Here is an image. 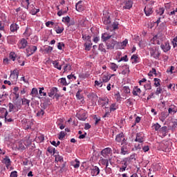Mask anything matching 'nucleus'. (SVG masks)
<instances>
[{
  "instance_id": "1",
  "label": "nucleus",
  "mask_w": 177,
  "mask_h": 177,
  "mask_svg": "<svg viewBox=\"0 0 177 177\" xmlns=\"http://www.w3.org/2000/svg\"><path fill=\"white\" fill-rule=\"evenodd\" d=\"M149 47H148V49L149 50V53L151 57H153V59H160V55H161V53L158 50V46L151 44H149Z\"/></svg>"
},
{
  "instance_id": "2",
  "label": "nucleus",
  "mask_w": 177,
  "mask_h": 177,
  "mask_svg": "<svg viewBox=\"0 0 177 177\" xmlns=\"http://www.w3.org/2000/svg\"><path fill=\"white\" fill-rule=\"evenodd\" d=\"M19 78V70L15 69L14 71H11L10 75V80L12 84H15V82H17V80Z\"/></svg>"
},
{
  "instance_id": "3",
  "label": "nucleus",
  "mask_w": 177,
  "mask_h": 177,
  "mask_svg": "<svg viewBox=\"0 0 177 177\" xmlns=\"http://www.w3.org/2000/svg\"><path fill=\"white\" fill-rule=\"evenodd\" d=\"M106 45V49H109L111 50L114 49L115 46V49H118V41L114 39H111V41H107Z\"/></svg>"
},
{
  "instance_id": "4",
  "label": "nucleus",
  "mask_w": 177,
  "mask_h": 177,
  "mask_svg": "<svg viewBox=\"0 0 177 177\" xmlns=\"http://www.w3.org/2000/svg\"><path fill=\"white\" fill-rule=\"evenodd\" d=\"M37 46H30L26 48V56L27 57H30L31 55H34L35 52H37Z\"/></svg>"
},
{
  "instance_id": "5",
  "label": "nucleus",
  "mask_w": 177,
  "mask_h": 177,
  "mask_svg": "<svg viewBox=\"0 0 177 177\" xmlns=\"http://www.w3.org/2000/svg\"><path fill=\"white\" fill-rule=\"evenodd\" d=\"M151 5H154V2H152L151 4H147L145 6L144 12L146 16H150V15H153V7Z\"/></svg>"
},
{
  "instance_id": "6",
  "label": "nucleus",
  "mask_w": 177,
  "mask_h": 177,
  "mask_svg": "<svg viewBox=\"0 0 177 177\" xmlns=\"http://www.w3.org/2000/svg\"><path fill=\"white\" fill-rule=\"evenodd\" d=\"M115 140L118 142V143H122V145L127 143V140H125V136H124V133L118 134L115 137Z\"/></svg>"
},
{
  "instance_id": "7",
  "label": "nucleus",
  "mask_w": 177,
  "mask_h": 177,
  "mask_svg": "<svg viewBox=\"0 0 177 177\" xmlns=\"http://www.w3.org/2000/svg\"><path fill=\"white\" fill-rule=\"evenodd\" d=\"M111 148L107 147L101 151V155L103 156L104 158H109V157H110V154H111Z\"/></svg>"
},
{
  "instance_id": "8",
  "label": "nucleus",
  "mask_w": 177,
  "mask_h": 177,
  "mask_svg": "<svg viewBox=\"0 0 177 177\" xmlns=\"http://www.w3.org/2000/svg\"><path fill=\"white\" fill-rule=\"evenodd\" d=\"M91 174L92 176H97L100 174V169L97 166H92L91 168Z\"/></svg>"
},
{
  "instance_id": "9",
  "label": "nucleus",
  "mask_w": 177,
  "mask_h": 177,
  "mask_svg": "<svg viewBox=\"0 0 177 177\" xmlns=\"http://www.w3.org/2000/svg\"><path fill=\"white\" fill-rule=\"evenodd\" d=\"M135 142H138V143H143L145 142V136L142 133H137Z\"/></svg>"
},
{
  "instance_id": "10",
  "label": "nucleus",
  "mask_w": 177,
  "mask_h": 177,
  "mask_svg": "<svg viewBox=\"0 0 177 177\" xmlns=\"http://www.w3.org/2000/svg\"><path fill=\"white\" fill-rule=\"evenodd\" d=\"M160 48L165 53H167V52H169V50H171V46L169 45V42L168 41H165V44H161Z\"/></svg>"
},
{
  "instance_id": "11",
  "label": "nucleus",
  "mask_w": 177,
  "mask_h": 177,
  "mask_svg": "<svg viewBox=\"0 0 177 177\" xmlns=\"http://www.w3.org/2000/svg\"><path fill=\"white\" fill-rule=\"evenodd\" d=\"M28 45V42L26 41V39H21L18 44L19 49H24Z\"/></svg>"
},
{
  "instance_id": "12",
  "label": "nucleus",
  "mask_w": 177,
  "mask_h": 177,
  "mask_svg": "<svg viewBox=\"0 0 177 177\" xmlns=\"http://www.w3.org/2000/svg\"><path fill=\"white\" fill-rule=\"evenodd\" d=\"M2 113H4V117H5V120L6 121H7L8 122H12L13 119H12V118H10V116H8V110H6V108H2L1 109Z\"/></svg>"
},
{
  "instance_id": "13",
  "label": "nucleus",
  "mask_w": 177,
  "mask_h": 177,
  "mask_svg": "<svg viewBox=\"0 0 177 177\" xmlns=\"http://www.w3.org/2000/svg\"><path fill=\"white\" fill-rule=\"evenodd\" d=\"M110 38H115V37H114L113 35H109V33H104L102 35V39L104 42L109 41Z\"/></svg>"
},
{
  "instance_id": "14",
  "label": "nucleus",
  "mask_w": 177,
  "mask_h": 177,
  "mask_svg": "<svg viewBox=\"0 0 177 177\" xmlns=\"http://www.w3.org/2000/svg\"><path fill=\"white\" fill-rule=\"evenodd\" d=\"M156 39H158V42L157 44L160 45V42H162V41H164V39H165V36H164V35H162V33H158L156 35Z\"/></svg>"
},
{
  "instance_id": "15",
  "label": "nucleus",
  "mask_w": 177,
  "mask_h": 177,
  "mask_svg": "<svg viewBox=\"0 0 177 177\" xmlns=\"http://www.w3.org/2000/svg\"><path fill=\"white\" fill-rule=\"evenodd\" d=\"M3 164H6V168L9 169V167H10L12 164V161H10V159L8 156H6L3 160Z\"/></svg>"
},
{
  "instance_id": "16",
  "label": "nucleus",
  "mask_w": 177,
  "mask_h": 177,
  "mask_svg": "<svg viewBox=\"0 0 177 177\" xmlns=\"http://www.w3.org/2000/svg\"><path fill=\"white\" fill-rule=\"evenodd\" d=\"M122 167L120 168V172H124L125 169H127V167H128V163L126 160H123L121 161Z\"/></svg>"
},
{
  "instance_id": "17",
  "label": "nucleus",
  "mask_w": 177,
  "mask_h": 177,
  "mask_svg": "<svg viewBox=\"0 0 177 177\" xmlns=\"http://www.w3.org/2000/svg\"><path fill=\"white\" fill-rule=\"evenodd\" d=\"M132 93H133V96H139V95H140V93H142V90H140V88H139V87L135 86L133 88Z\"/></svg>"
},
{
  "instance_id": "18",
  "label": "nucleus",
  "mask_w": 177,
  "mask_h": 177,
  "mask_svg": "<svg viewBox=\"0 0 177 177\" xmlns=\"http://www.w3.org/2000/svg\"><path fill=\"white\" fill-rule=\"evenodd\" d=\"M11 32H16L19 30V25L17 24H12L10 26Z\"/></svg>"
},
{
  "instance_id": "19",
  "label": "nucleus",
  "mask_w": 177,
  "mask_h": 177,
  "mask_svg": "<svg viewBox=\"0 0 177 177\" xmlns=\"http://www.w3.org/2000/svg\"><path fill=\"white\" fill-rule=\"evenodd\" d=\"M82 1H80L78 3H76L75 9L77 10V12H82L84 10V7H82Z\"/></svg>"
},
{
  "instance_id": "20",
  "label": "nucleus",
  "mask_w": 177,
  "mask_h": 177,
  "mask_svg": "<svg viewBox=\"0 0 177 177\" xmlns=\"http://www.w3.org/2000/svg\"><path fill=\"white\" fill-rule=\"evenodd\" d=\"M124 6H123V9H131L132 8V2L131 1H127L124 3Z\"/></svg>"
},
{
  "instance_id": "21",
  "label": "nucleus",
  "mask_w": 177,
  "mask_h": 177,
  "mask_svg": "<svg viewBox=\"0 0 177 177\" xmlns=\"http://www.w3.org/2000/svg\"><path fill=\"white\" fill-rule=\"evenodd\" d=\"M57 93V88L56 87H53L50 90V92L48 93V96L50 97H52V96L56 95Z\"/></svg>"
},
{
  "instance_id": "22",
  "label": "nucleus",
  "mask_w": 177,
  "mask_h": 177,
  "mask_svg": "<svg viewBox=\"0 0 177 177\" xmlns=\"http://www.w3.org/2000/svg\"><path fill=\"white\" fill-rule=\"evenodd\" d=\"M77 117L80 121H85V120L87 118L85 113L77 114Z\"/></svg>"
},
{
  "instance_id": "23",
  "label": "nucleus",
  "mask_w": 177,
  "mask_h": 177,
  "mask_svg": "<svg viewBox=\"0 0 177 177\" xmlns=\"http://www.w3.org/2000/svg\"><path fill=\"white\" fill-rule=\"evenodd\" d=\"M118 49H122V48H124V46H127V44H128V40L125 39L124 41H123L121 43L118 42Z\"/></svg>"
},
{
  "instance_id": "24",
  "label": "nucleus",
  "mask_w": 177,
  "mask_h": 177,
  "mask_svg": "<svg viewBox=\"0 0 177 177\" xmlns=\"http://www.w3.org/2000/svg\"><path fill=\"white\" fill-rule=\"evenodd\" d=\"M8 107H9V112H10V113H12V111H15V112L17 111L16 110V106H15V105L11 103V102H10V103L8 104Z\"/></svg>"
},
{
  "instance_id": "25",
  "label": "nucleus",
  "mask_w": 177,
  "mask_h": 177,
  "mask_svg": "<svg viewBox=\"0 0 177 177\" xmlns=\"http://www.w3.org/2000/svg\"><path fill=\"white\" fill-rule=\"evenodd\" d=\"M120 153L123 154V156H125V154H128V148L127 147V145H123L121 147Z\"/></svg>"
},
{
  "instance_id": "26",
  "label": "nucleus",
  "mask_w": 177,
  "mask_h": 177,
  "mask_svg": "<svg viewBox=\"0 0 177 177\" xmlns=\"http://www.w3.org/2000/svg\"><path fill=\"white\" fill-rule=\"evenodd\" d=\"M17 60V62L19 64V66H24V63L26 62V61H24V57H18Z\"/></svg>"
},
{
  "instance_id": "27",
  "label": "nucleus",
  "mask_w": 177,
  "mask_h": 177,
  "mask_svg": "<svg viewBox=\"0 0 177 177\" xmlns=\"http://www.w3.org/2000/svg\"><path fill=\"white\" fill-rule=\"evenodd\" d=\"M21 5L22 6H24V8L28 9V6L30 5V0H22Z\"/></svg>"
},
{
  "instance_id": "28",
  "label": "nucleus",
  "mask_w": 177,
  "mask_h": 177,
  "mask_svg": "<svg viewBox=\"0 0 177 177\" xmlns=\"http://www.w3.org/2000/svg\"><path fill=\"white\" fill-rule=\"evenodd\" d=\"M100 162L102 165H106V167H107V165H109V159H104L103 158H100Z\"/></svg>"
},
{
  "instance_id": "29",
  "label": "nucleus",
  "mask_w": 177,
  "mask_h": 177,
  "mask_svg": "<svg viewBox=\"0 0 177 177\" xmlns=\"http://www.w3.org/2000/svg\"><path fill=\"white\" fill-rule=\"evenodd\" d=\"M71 70V65L70 64H66L64 66V73H68Z\"/></svg>"
},
{
  "instance_id": "30",
  "label": "nucleus",
  "mask_w": 177,
  "mask_h": 177,
  "mask_svg": "<svg viewBox=\"0 0 177 177\" xmlns=\"http://www.w3.org/2000/svg\"><path fill=\"white\" fill-rule=\"evenodd\" d=\"M82 92V90H78V91L76 93V97L77 100H82V99H84V96L81 95V93Z\"/></svg>"
},
{
  "instance_id": "31",
  "label": "nucleus",
  "mask_w": 177,
  "mask_h": 177,
  "mask_svg": "<svg viewBox=\"0 0 177 177\" xmlns=\"http://www.w3.org/2000/svg\"><path fill=\"white\" fill-rule=\"evenodd\" d=\"M72 165L74 168H80V160L75 159V161L72 162Z\"/></svg>"
},
{
  "instance_id": "32",
  "label": "nucleus",
  "mask_w": 177,
  "mask_h": 177,
  "mask_svg": "<svg viewBox=\"0 0 177 177\" xmlns=\"http://www.w3.org/2000/svg\"><path fill=\"white\" fill-rule=\"evenodd\" d=\"M30 102H31V100H28L27 98H22L21 99V103L24 106L26 104H27V106H30Z\"/></svg>"
},
{
  "instance_id": "33",
  "label": "nucleus",
  "mask_w": 177,
  "mask_h": 177,
  "mask_svg": "<svg viewBox=\"0 0 177 177\" xmlns=\"http://www.w3.org/2000/svg\"><path fill=\"white\" fill-rule=\"evenodd\" d=\"M110 67L113 70V71H117V68H118V65H117L115 63L111 62Z\"/></svg>"
},
{
  "instance_id": "34",
  "label": "nucleus",
  "mask_w": 177,
  "mask_h": 177,
  "mask_svg": "<svg viewBox=\"0 0 177 177\" xmlns=\"http://www.w3.org/2000/svg\"><path fill=\"white\" fill-rule=\"evenodd\" d=\"M53 64L55 68H57V70H62V65L59 66L57 61H53Z\"/></svg>"
},
{
  "instance_id": "35",
  "label": "nucleus",
  "mask_w": 177,
  "mask_h": 177,
  "mask_svg": "<svg viewBox=\"0 0 177 177\" xmlns=\"http://www.w3.org/2000/svg\"><path fill=\"white\" fill-rule=\"evenodd\" d=\"M102 21H104V24H110V23H111V21L110 20V17H104L102 19Z\"/></svg>"
},
{
  "instance_id": "36",
  "label": "nucleus",
  "mask_w": 177,
  "mask_h": 177,
  "mask_svg": "<svg viewBox=\"0 0 177 177\" xmlns=\"http://www.w3.org/2000/svg\"><path fill=\"white\" fill-rule=\"evenodd\" d=\"M65 136H66V132L61 131L58 136V139H59V140H63Z\"/></svg>"
},
{
  "instance_id": "37",
  "label": "nucleus",
  "mask_w": 177,
  "mask_h": 177,
  "mask_svg": "<svg viewBox=\"0 0 177 177\" xmlns=\"http://www.w3.org/2000/svg\"><path fill=\"white\" fill-rule=\"evenodd\" d=\"M98 49L99 50H100V52H102L103 53H106V48H104V46L103 45V44H100L99 45Z\"/></svg>"
},
{
  "instance_id": "38",
  "label": "nucleus",
  "mask_w": 177,
  "mask_h": 177,
  "mask_svg": "<svg viewBox=\"0 0 177 177\" xmlns=\"http://www.w3.org/2000/svg\"><path fill=\"white\" fill-rule=\"evenodd\" d=\"M152 128L153 129H155V131H160V129L161 128V125H160V124H158V123H156V124H153Z\"/></svg>"
},
{
  "instance_id": "39",
  "label": "nucleus",
  "mask_w": 177,
  "mask_h": 177,
  "mask_svg": "<svg viewBox=\"0 0 177 177\" xmlns=\"http://www.w3.org/2000/svg\"><path fill=\"white\" fill-rule=\"evenodd\" d=\"M109 110L110 113H111V111H115V110H117V105L115 104V103H113L110 106Z\"/></svg>"
},
{
  "instance_id": "40",
  "label": "nucleus",
  "mask_w": 177,
  "mask_h": 177,
  "mask_svg": "<svg viewBox=\"0 0 177 177\" xmlns=\"http://www.w3.org/2000/svg\"><path fill=\"white\" fill-rule=\"evenodd\" d=\"M158 39L156 35L151 39V43L149 45H155V44H157Z\"/></svg>"
},
{
  "instance_id": "41",
  "label": "nucleus",
  "mask_w": 177,
  "mask_h": 177,
  "mask_svg": "<svg viewBox=\"0 0 177 177\" xmlns=\"http://www.w3.org/2000/svg\"><path fill=\"white\" fill-rule=\"evenodd\" d=\"M176 111V109H175L174 107L172 108V106L169 108L168 109L169 114H175Z\"/></svg>"
},
{
  "instance_id": "42",
  "label": "nucleus",
  "mask_w": 177,
  "mask_h": 177,
  "mask_svg": "<svg viewBox=\"0 0 177 177\" xmlns=\"http://www.w3.org/2000/svg\"><path fill=\"white\" fill-rule=\"evenodd\" d=\"M10 59L12 60V62H15V60H16V53H15V52H11L10 53Z\"/></svg>"
},
{
  "instance_id": "43",
  "label": "nucleus",
  "mask_w": 177,
  "mask_h": 177,
  "mask_svg": "<svg viewBox=\"0 0 177 177\" xmlns=\"http://www.w3.org/2000/svg\"><path fill=\"white\" fill-rule=\"evenodd\" d=\"M64 30V28L63 27H59V26H58L55 29L57 34H62V32H63Z\"/></svg>"
},
{
  "instance_id": "44",
  "label": "nucleus",
  "mask_w": 177,
  "mask_h": 177,
  "mask_svg": "<svg viewBox=\"0 0 177 177\" xmlns=\"http://www.w3.org/2000/svg\"><path fill=\"white\" fill-rule=\"evenodd\" d=\"M84 47L85 50H91V48H92V44H91V43H85Z\"/></svg>"
},
{
  "instance_id": "45",
  "label": "nucleus",
  "mask_w": 177,
  "mask_h": 177,
  "mask_svg": "<svg viewBox=\"0 0 177 177\" xmlns=\"http://www.w3.org/2000/svg\"><path fill=\"white\" fill-rule=\"evenodd\" d=\"M44 114H45V111H44V109H40L37 113V117H42Z\"/></svg>"
},
{
  "instance_id": "46",
  "label": "nucleus",
  "mask_w": 177,
  "mask_h": 177,
  "mask_svg": "<svg viewBox=\"0 0 177 177\" xmlns=\"http://www.w3.org/2000/svg\"><path fill=\"white\" fill-rule=\"evenodd\" d=\"M31 95H32V96H37V95H38V89L33 88L31 91Z\"/></svg>"
},
{
  "instance_id": "47",
  "label": "nucleus",
  "mask_w": 177,
  "mask_h": 177,
  "mask_svg": "<svg viewBox=\"0 0 177 177\" xmlns=\"http://www.w3.org/2000/svg\"><path fill=\"white\" fill-rule=\"evenodd\" d=\"M60 84H62V85H64V86L68 85V84H67V82L66 81V78L64 77L60 79Z\"/></svg>"
},
{
  "instance_id": "48",
  "label": "nucleus",
  "mask_w": 177,
  "mask_h": 177,
  "mask_svg": "<svg viewBox=\"0 0 177 177\" xmlns=\"http://www.w3.org/2000/svg\"><path fill=\"white\" fill-rule=\"evenodd\" d=\"M95 86H99L100 88H102L103 86V82L95 80Z\"/></svg>"
},
{
  "instance_id": "49",
  "label": "nucleus",
  "mask_w": 177,
  "mask_h": 177,
  "mask_svg": "<svg viewBox=\"0 0 177 177\" xmlns=\"http://www.w3.org/2000/svg\"><path fill=\"white\" fill-rule=\"evenodd\" d=\"M82 39L84 41H88L89 42H91V36L89 35H82Z\"/></svg>"
},
{
  "instance_id": "50",
  "label": "nucleus",
  "mask_w": 177,
  "mask_h": 177,
  "mask_svg": "<svg viewBox=\"0 0 177 177\" xmlns=\"http://www.w3.org/2000/svg\"><path fill=\"white\" fill-rule=\"evenodd\" d=\"M128 73H129V67L126 66L125 69L122 71V74L125 75V74H128Z\"/></svg>"
},
{
  "instance_id": "51",
  "label": "nucleus",
  "mask_w": 177,
  "mask_h": 177,
  "mask_svg": "<svg viewBox=\"0 0 177 177\" xmlns=\"http://www.w3.org/2000/svg\"><path fill=\"white\" fill-rule=\"evenodd\" d=\"M131 59L133 60V63H138V55H133Z\"/></svg>"
},
{
  "instance_id": "52",
  "label": "nucleus",
  "mask_w": 177,
  "mask_h": 177,
  "mask_svg": "<svg viewBox=\"0 0 177 177\" xmlns=\"http://www.w3.org/2000/svg\"><path fill=\"white\" fill-rule=\"evenodd\" d=\"M126 104L128 107H131V106H133V103L131 99H128L126 100Z\"/></svg>"
},
{
  "instance_id": "53",
  "label": "nucleus",
  "mask_w": 177,
  "mask_h": 177,
  "mask_svg": "<svg viewBox=\"0 0 177 177\" xmlns=\"http://www.w3.org/2000/svg\"><path fill=\"white\" fill-rule=\"evenodd\" d=\"M44 87H41L39 88V93L40 95V96H46V93L45 92H42V91H44Z\"/></svg>"
},
{
  "instance_id": "54",
  "label": "nucleus",
  "mask_w": 177,
  "mask_h": 177,
  "mask_svg": "<svg viewBox=\"0 0 177 177\" xmlns=\"http://www.w3.org/2000/svg\"><path fill=\"white\" fill-rule=\"evenodd\" d=\"M67 10H68V8H67V10H64V11L61 10L58 11L57 15L59 16V17L63 16V15H64V13H67Z\"/></svg>"
},
{
  "instance_id": "55",
  "label": "nucleus",
  "mask_w": 177,
  "mask_h": 177,
  "mask_svg": "<svg viewBox=\"0 0 177 177\" xmlns=\"http://www.w3.org/2000/svg\"><path fill=\"white\" fill-rule=\"evenodd\" d=\"M55 161H63V156H60V155H55Z\"/></svg>"
},
{
  "instance_id": "56",
  "label": "nucleus",
  "mask_w": 177,
  "mask_h": 177,
  "mask_svg": "<svg viewBox=\"0 0 177 177\" xmlns=\"http://www.w3.org/2000/svg\"><path fill=\"white\" fill-rule=\"evenodd\" d=\"M105 172L106 174H111V167H109V165L106 166Z\"/></svg>"
},
{
  "instance_id": "57",
  "label": "nucleus",
  "mask_w": 177,
  "mask_h": 177,
  "mask_svg": "<svg viewBox=\"0 0 177 177\" xmlns=\"http://www.w3.org/2000/svg\"><path fill=\"white\" fill-rule=\"evenodd\" d=\"M167 117H168V115L167 114V113L165 112L161 113V115H160L161 120H165Z\"/></svg>"
},
{
  "instance_id": "58",
  "label": "nucleus",
  "mask_w": 177,
  "mask_h": 177,
  "mask_svg": "<svg viewBox=\"0 0 177 177\" xmlns=\"http://www.w3.org/2000/svg\"><path fill=\"white\" fill-rule=\"evenodd\" d=\"M110 78H111V77L109 76H104L102 78V82H109V81H110Z\"/></svg>"
},
{
  "instance_id": "59",
  "label": "nucleus",
  "mask_w": 177,
  "mask_h": 177,
  "mask_svg": "<svg viewBox=\"0 0 177 177\" xmlns=\"http://www.w3.org/2000/svg\"><path fill=\"white\" fill-rule=\"evenodd\" d=\"M167 127L166 126L162 127L159 129V132H161L162 133H165L167 132Z\"/></svg>"
},
{
  "instance_id": "60",
  "label": "nucleus",
  "mask_w": 177,
  "mask_h": 177,
  "mask_svg": "<svg viewBox=\"0 0 177 177\" xmlns=\"http://www.w3.org/2000/svg\"><path fill=\"white\" fill-rule=\"evenodd\" d=\"M62 21H64V23H70V17L66 16L65 17H63Z\"/></svg>"
},
{
  "instance_id": "61",
  "label": "nucleus",
  "mask_w": 177,
  "mask_h": 177,
  "mask_svg": "<svg viewBox=\"0 0 177 177\" xmlns=\"http://www.w3.org/2000/svg\"><path fill=\"white\" fill-rule=\"evenodd\" d=\"M154 85L155 86H160V79L158 78H154Z\"/></svg>"
},
{
  "instance_id": "62",
  "label": "nucleus",
  "mask_w": 177,
  "mask_h": 177,
  "mask_svg": "<svg viewBox=\"0 0 177 177\" xmlns=\"http://www.w3.org/2000/svg\"><path fill=\"white\" fill-rule=\"evenodd\" d=\"M144 87H145V89H146V91H147V89L150 90V89H151V84L148 83L147 84H145Z\"/></svg>"
},
{
  "instance_id": "63",
  "label": "nucleus",
  "mask_w": 177,
  "mask_h": 177,
  "mask_svg": "<svg viewBox=\"0 0 177 177\" xmlns=\"http://www.w3.org/2000/svg\"><path fill=\"white\" fill-rule=\"evenodd\" d=\"M38 12H39V9H32L30 11V13L33 15H35L37 13H38Z\"/></svg>"
},
{
  "instance_id": "64",
  "label": "nucleus",
  "mask_w": 177,
  "mask_h": 177,
  "mask_svg": "<svg viewBox=\"0 0 177 177\" xmlns=\"http://www.w3.org/2000/svg\"><path fill=\"white\" fill-rule=\"evenodd\" d=\"M10 177H17V171H14L11 172Z\"/></svg>"
}]
</instances>
